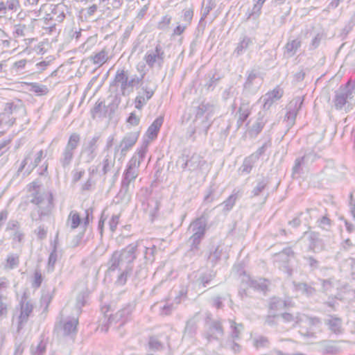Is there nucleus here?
<instances>
[{
    "label": "nucleus",
    "mask_w": 355,
    "mask_h": 355,
    "mask_svg": "<svg viewBox=\"0 0 355 355\" xmlns=\"http://www.w3.org/2000/svg\"><path fill=\"white\" fill-rule=\"evenodd\" d=\"M7 262L10 266H15L19 263V256L17 254H10L7 258Z\"/></svg>",
    "instance_id": "obj_47"
},
{
    "label": "nucleus",
    "mask_w": 355,
    "mask_h": 355,
    "mask_svg": "<svg viewBox=\"0 0 355 355\" xmlns=\"http://www.w3.org/2000/svg\"><path fill=\"white\" fill-rule=\"evenodd\" d=\"M40 0H22V5L26 8H33L36 6Z\"/></svg>",
    "instance_id": "obj_51"
},
{
    "label": "nucleus",
    "mask_w": 355,
    "mask_h": 355,
    "mask_svg": "<svg viewBox=\"0 0 355 355\" xmlns=\"http://www.w3.org/2000/svg\"><path fill=\"white\" fill-rule=\"evenodd\" d=\"M43 157L44 152L42 150L36 153L33 151L30 152L22 161L21 166L18 169V172H21L26 168V174L27 175H29L31 171L38 166Z\"/></svg>",
    "instance_id": "obj_8"
},
{
    "label": "nucleus",
    "mask_w": 355,
    "mask_h": 355,
    "mask_svg": "<svg viewBox=\"0 0 355 355\" xmlns=\"http://www.w3.org/2000/svg\"><path fill=\"white\" fill-rule=\"evenodd\" d=\"M318 225L321 229L329 231L331 227V220L327 217L326 216H322L318 221Z\"/></svg>",
    "instance_id": "obj_40"
},
{
    "label": "nucleus",
    "mask_w": 355,
    "mask_h": 355,
    "mask_svg": "<svg viewBox=\"0 0 355 355\" xmlns=\"http://www.w3.org/2000/svg\"><path fill=\"white\" fill-rule=\"evenodd\" d=\"M80 140V137L78 134L73 133L70 135L68 142L60 157V162L64 168L71 164L75 150L79 145Z\"/></svg>",
    "instance_id": "obj_7"
},
{
    "label": "nucleus",
    "mask_w": 355,
    "mask_h": 355,
    "mask_svg": "<svg viewBox=\"0 0 355 355\" xmlns=\"http://www.w3.org/2000/svg\"><path fill=\"white\" fill-rule=\"evenodd\" d=\"M7 230L12 231V232H15L19 230V223L17 220H10L7 225Z\"/></svg>",
    "instance_id": "obj_49"
},
{
    "label": "nucleus",
    "mask_w": 355,
    "mask_h": 355,
    "mask_svg": "<svg viewBox=\"0 0 355 355\" xmlns=\"http://www.w3.org/2000/svg\"><path fill=\"white\" fill-rule=\"evenodd\" d=\"M93 218L92 216V211L90 209L85 210V216L82 220L81 223H83V227L85 228L89 223L90 220Z\"/></svg>",
    "instance_id": "obj_48"
},
{
    "label": "nucleus",
    "mask_w": 355,
    "mask_h": 355,
    "mask_svg": "<svg viewBox=\"0 0 355 355\" xmlns=\"http://www.w3.org/2000/svg\"><path fill=\"white\" fill-rule=\"evenodd\" d=\"M34 234L37 239L44 240L47 236V228L44 225H41L34 230Z\"/></svg>",
    "instance_id": "obj_41"
},
{
    "label": "nucleus",
    "mask_w": 355,
    "mask_h": 355,
    "mask_svg": "<svg viewBox=\"0 0 355 355\" xmlns=\"http://www.w3.org/2000/svg\"><path fill=\"white\" fill-rule=\"evenodd\" d=\"M193 16V10L192 8L186 9L183 12V21L188 26L191 23Z\"/></svg>",
    "instance_id": "obj_43"
},
{
    "label": "nucleus",
    "mask_w": 355,
    "mask_h": 355,
    "mask_svg": "<svg viewBox=\"0 0 355 355\" xmlns=\"http://www.w3.org/2000/svg\"><path fill=\"white\" fill-rule=\"evenodd\" d=\"M69 13L68 7L63 3H58L53 8L51 13L47 14L43 19H33L31 24L33 27L35 26H42L45 24L48 26L44 27L49 33L55 31V26L57 23H61L64 21L67 14Z\"/></svg>",
    "instance_id": "obj_3"
},
{
    "label": "nucleus",
    "mask_w": 355,
    "mask_h": 355,
    "mask_svg": "<svg viewBox=\"0 0 355 355\" xmlns=\"http://www.w3.org/2000/svg\"><path fill=\"white\" fill-rule=\"evenodd\" d=\"M55 262V257L53 253H51L49 257V263L54 265Z\"/></svg>",
    "instance_id": "obj_64"
},
{
    "label": "nucleus",
    "mask_w": 355,
    "mask_h": 355,
    "mask_svg": "<svg viewBox=\"0 0 355 355\" xmlns=\"http://www.w3.org/2000/svg\"><path fill=\"white\" fill-rule=\"evenodd\" d=\"M127 122L132 125H137L139 123V118L135 113H131Z\"/></svg>",
    "instance_id": "obj_52"
},
{
    "label": "nucleus",
    "mask_w": 355,
    "mask_h": 355,
    "mask_svg": "<svg viewBox=\"0 0 355 355\" xmlns=\"http://www.w3.org/2000/svg\"><path fill=\"white\" fill-rule=\"evenodd\" d=\"M82 220L79 214L76 211H71L67 219L66 225L71 230L76 229L81 225Z\"/></svg>",
    "instance_id": "obj_24"
},
{
    "label": "nucleus",
    "mask_w": 355,
    "mask_h": 355,
    "mask_svg": "<svg viewBox=\"0 0 355 355\" xmlns=\"http://www.w3.org/2000/svg\"><path fill=\"white\" fill-rule=\"evenodd\" d=\"M266 0H253L254 5L251 10L250 15L251 16H259L261 14V8L263 5V3L266 2Z\"/></svg>",
    "instance_id": "obj_38"
},
{
    "label": "nucleus",
    "mask_w": 355,
    "mask_h": 355,
    "mask_svg": "<svg viewBox=\"0 0 355 355\" xmlns=\"http://www.w3.org/2000/svg\"><path fill=\"white\" fill-rule=\"evenodd\" d=\"M97 9V6L94 4L87 8V13L89 16H92L96 12Z\"/></svg>",
    "instance_id": "obj_57"
},
{
    "label": "nucleus",
    "mask_w": 355,
    "mask_h": 355,
    "mask_svg": "<svg viewBox=\"0 0 355 355\" xmlns=\"http://www.w3.org/2000/svg\"><path fill=\"white\" fill-rule=\"evenodd\" d=\"M33 311V305L28 302L21 305V311L19 315L20 322H24L27 320L28 316Z\"/></svg>",
    "instance_id": "obj_34"
},
{
    "label": "nucleus",
    "mask_w": 355,
    "mask_h": 355,
    "mask_svg": "<svg viewBox=\"0 0 355 355\" xmlns=\"http://www.w3.org/2000/svg\"><path fill=\"white\" fill-rule=\"evenodd\" d=\"M26 64V60H20L16 62H15L14 65L17 69H23Z\"/></svg>",
    "instance_id": "obj_58"
},
{
    "label": "nucleus",
    "mask_w": 355,
    "mask_h": 355,
    "mask_svg": "<svg viewBox=\"0 0 355 355\" xmlns=\"http://www.w3.org/2000/svg\"><path fill=\"white\" fill-rule=\"evenodd\" d=\"M237 199L236 193H233L229 196V198L225 200L221 205L224 206V210L230 211L234 207L236 200Z\"/></svg>",
    "instance_id": "obj_39"
},
{
    "label": "nucleus",
    "mask_w": 355,
    "mask_h": 355,
    "mask_svg": "<svg viewBox=\"0 0 355 355\" xmlns=\"http://www.w3.org/2000/svg\"><path fill=\"white\" fill-rule=\"evenodd\" d=\"M30 91L37 95H46L49 92V89L46 85H40L37 83H31L29 84Z\"/></svg>",
    "instance_id": "obj_33"
},
{
    "label": "nucleus",
    "mask_w": 355,
    "mask_h": 355,
    "mask_svg": "<svg viewBox=\"0 0 355 355\" xmlns=\"http://www.w3.org/2000/svg\"><path fill=\"white\" fill-rule=\"evenodd\" d=\"M333 104L338 110H351L355 105V83L348 81L335 92Z\"/></svg>",
    "instance_id": "obj_2"
},
{
    "label": "nucleus",
    "mask_w": 355,
    "mask_h": 355,
    "mask_svg": "<svg viewBox=\"0 0 355 355\" xmlns=\"http://www.w3.org/2000/svg\"><path fill=\"white\" fill-rule=\"evenodd\" d=\"M137 245L134 243L128 245L120 251H115L110 259V266H127L133 263L136 259Z\"/></svg>",
    "instance_id": "obj_6"
},
{
    "label": "nucleus",
    "mask_w": 355,
    "mask_h": 355,
    "mask_svg": "<svg viewBox=\"0 0 355 355\" xmlns=\"http://www.w3.org/2000/svg\"><path fill=\"white\" fill-rule=\"evenodd\" d=\"M137 245V249L142 250L144 252V258L146 260V264H152L155 259V253L156 247L155 245L150 244L148 241L141 240L134 243Z\"/></svg>",
    "instance_id": "obj_13"
},
{
    "label": "nucleus",
    "mask_w": 355,
    "mask_h": 355,
    "mask_svg": "<svg viewBox=\"0 0 355 355\" xmlns=\"http://www.w3.org/2000/svg\"><path fill=\"white\" fill-rule=\"evenodd\" d=\"M142 78L137 75L130 76L128 71L124 69H118L111 86L119 87L123 96H128L133 92L134 87L140 84Z\"/></svg>",
    "instance_id": "obj_4"
},
{
    "label": "nucleus",
    "mask_w": 355,
    "mask_h": 355,
    "mask_svg": "<svg viewBox=\"0 0 355 355\" xmlns=\"http://www.w3.org/2000/svg\"><path fill=\"white\" fill-rule=\"evenodd\" d=\"M283 90L279 86L263 96L260 101L263 102V109L268 110L274 102L280 99L283 96Z\"/></svg>",
    "instance_id": "obj_15"
},
{
    "label": "nucleus",
    "mask_w": 355,
    "mask_h": 355,
    "mask_svg": "<svg viewBox=\"0 0 355 355\" xmlns=\"http://www.w3.org/2000/svg\"><path fill=\"white\" fill-rule=\"evenodd\" d=\"M139 134L137 132H130L127 134L121 141L119 148L116 150H119L120 149L121 156L125 157L127 153L136 144L139 138Z\"/></svg>",
    "instance_id": "obj_12"
},
{
    "label": "nucleus",
    "mask_w": 355,
    "mask_h": 355,
    "mask_svg": "<svg viewBox=\"0 0 355 355\" xmlns=\"http://www.w3.org/2000/svg\"><path fill=\"white\" fill-rule=\"evenodd\" d=\"M309 238L311 241V245H315V243L318 241V234L315 232H311L309 234Z\"/></svg>",
    "instance_id": "obj_56"
},
{
    "label": "nucleus",
    "mask_w": 355,
    "mask_h": 355,
    "mask_svg": "<svg viewBox=\"0 0 355 355\" xmlns=\"http://www.w3.org/2000/svg\"><path fill=\"white\" fill-rule=\"evenodd\" d=\"M266 123L264 115L260 112L258 114V118L253 125L250 128L248 132L251 137H256L262 130Z\"/></svg>",
    "instance_id": "obj_22"
},
{
    "label": "nucleus",
    "mask_w": 355,
    "mask_h": 355,
    "mask_svg": "<svg viewBox=\"0 0 355 355\" xmlns=\"http://www.w3.org/2000/svg\"><path fill=\"white\" fill-rule=\"evenodd\" d=\"M207 228V221L204 218H199L194 220L190 225V229L193 233L192 235L197 236L203 239Z\"/></svg>",
    "instance_id": "obj_20"
},
{
    "label": "nucleus",
    "mask_w": 355,
    "mask_h": 355,
    "mask_svg": "<svg viewBox=\"0 0 355 355\" xmlns=\"http://www.w3.org/2000/svg\"><path fill=\"white\" fill-rule=\"evenodd\" d=\"M214 113V106L209 103L202 102L197 108L196 117H201L207 114V117L211 116Z\"/></svg>",
    "instance_id": "obj_26"
},
{
    "label": "nucleus",
    "mask_w": 355,
    "mask_h": 355,
    "mask_svg": "<svg viewBox=\"0 0 355 355\" xmlns=\"http://www.w3.org/2000/svg\"><path fill=\"white\" fill-rule=\"evenodd\" d=\"M142 93L139 92L135 100V107L141 110L147 102L154 94L153 89H148L147 87H142Z\"/></svg>",
    "instance_id": "obj_18"
},
{
    "label": "nucleus",
    "mask_w": 355,
    "mask_h": 355,
    "mask_svg": "<svg viewBox=\"0 0 355 355\" xmlns=\"http://www.w3.org/2000/svg\"><path fill=\"white\" fill-rule=\"evenodd\" d=\"M188 25L186 24H183L182 25L179 24L177 26V27L173 30V35H180L182 34L186 28H187Z\"/></svg>",
    "instance_id": "obj_53"
},
{
    "label": "nucleus",
    "mask_w": 355,
    "mask_h": 355,
    "mask_svg": "<svg viewBox=\"0 0 355 355\" xmlns=\"http://www.w3.org/2000/svg\"><path fill=\"white\" fill-rule=\"evenodd\" d=\"M352 245V243L351 242V241L347 239H346L344 243H343V248L345 249V250H347L349 247H351Z\"/></svg>",
    "instance_id": "obj_62"
},
{
    "label": "nucleus",
    "mask_w": 355,
    "mask_h": 355,
    "mask_svg": "<svg viewBox=\"0 0 355 355\" xmlns=\"http://www.w3.org/2000/svg\"><path fill=\"white\" fill-rule=\"evenodd\" d=\"M8 218V211L6 210H3L0 212V228L2 227L3 222Z\"/></svg>",
    "instance_id": "obj_55"
},
{
    "label": "nucleus",
    "mask_w": 355,
    "mask_h": 355,
    "mask_svg": "<svg viewBox=\"0 0 355 355\" xmlns=\"http://www.w3.org/2000/svg\"><path fill=\"white\" fill-rule=\"evenodd\" d=\"M98 140V137H93L88 143L86 150L90 153V159H92L95 157V151L97 149V141Z\"/></svg>",
    "instance_id": "obj_37"
},
{
    "label": "nucleus",
    "mask_w": 355,
    "mask_h": 355,
    "mask_svg": "<svg viewBox=\"0 0 355 355\" xmlns=\"http://www.w3.org/2000/svg\"><path fill=\"white\" fill-rule=\"evenodd\" d=\"M10 143V140H5L0 143V151L5 148L7 145Z\"/></svg>",
    "instance_id": "obj_63"
},
{
    "label": "nucleus",
    "mask_w": 355,
    "mask_h": 355,
    "mask_svg": "<svg viewBox=\"0 0 355 355\" xmlns=\"http://www.w3.org/2000/svg\"><path fill=\"white\" fill-rule=\"evenodd\" d=\"M263 78L255 70L249 72L245 83V88L248 90H257L262 83Z\"/></svg>",
    "instance_id": "obj_16"
},
{
    "label": "nucleus",
    "mask_w": 355,
    "mask_h": 355,
    "mask_svg": "<svg viewBox=\"0 0 355 355\" xmlns=\"http://www.w3.org/2000/svg\"><path fill=\"white\" fill-rule=\"evenodd\" d=\"M207 164L206 161L198 155L192 156L191 159L185 163V166L192 167L193 170L196 168L201 169Z\"/></svg>",
    "instance_id": "obj_29"
},
{
    "label": "nucleus",
    "mask_w": 355,
    "mask_h": 355,
    "mask_svg": "<svg viewBox=\"0 0 355 355\" xmlns=\"http://www.w3.org/2000/svg\"><path fill=\"white\" fill-rule=\"evenodd\" d=\"M251 44L252 40L250 38L248 37H243V40L238 44L234 53H236L237 56L243 54L244 51L246 50Z\"/></svg>",
    "instance_id": "obj_32"
},
{
    "label": "nucleus",
    "mask_w": 355,
    "mask_h": 355,
    "mask_svg": "<svg viewBox=\"0 0 355 355\" xmlns=\"http://www.w3.org/2000/svg\"><path fill=\"white\" fill-rule=\"evenodd\" d=\"M228 258V246L220 243L216 247L214 251L211 252L208 261L212 265H224Z\"/></svg>",
    "instance_id": "obj_9"
},
{
    "label": "nucleus",
    "mask_w": 355,
    "mask_h": 355,
    "mask_svg": "<svg viewBox=\"0 0 355 355\" xmlns=\"http://www.w3.org/2000/svg\"><path fill=\"white\" fill-rule=\"evenodd\" d=\"M11 236L13 241L20 243L24 239V234L21 230H19L15 232H12Z\"/></svg>",
    "instance_id": "obj_50"
},
{
    "label": "nucleus",
    "mask_w": 355,
    "mask_h": 355,
    "mask_svg": "<svg viewBox=\"0 0 355 355\" xmlns=\"http://www.w3.org/2000/svg\"><path fill=\"white\" fill-rule=\"evenodd\" d=\"M114 159L112 158L110 155H107L102 162L103 173L104 175L107 173L113 168L114 165Z\"/></svg>",
    "instance_id": "obj_35"
},
{
    "label": "nucleus",
    "mask_w": 355,
    "mask_h": 355,
    "mask_svg": "<svg viewBox=\"0 0 355 355\" xmlns=\"http://www.w3.org/2000/svg\"><path fill=\"white\" fill-rule=\"evenodd\" d=\"M252 106L248 101L242 100L241 105L239 107L237 114V125L241 127L243 122L249 117L251 114Z\"/></svg>",
    "instance_id": "obj_17"
},
{
    "label": "nucleus",
    "mask_w": 355,
    "mask_h": 355,
    "mask_svg": "<svg viewBox=\"0 0 355 355\" xmlns=\"http://www.w3.org/2000/svg\"><path fill=\"white\" fill-rule=\"evenodd\" d=\"M148 146V141L144 142L129 160L126 169L123 174L121 188L120 190L121 193H124V194H126L128 192L130 183L134 182L138 177L139 172V168L147 153Z\"/></svg>",
    "instance_id": "obj_1"
},
{
    "label": "nucleus",
    "mask_w": 355,
    "mask_h": 355,
    "mask_svg": "<svg viewBox=\"0 0 355 355\" xmlns=\"http://www.w3.org/2000/svg\"><path fill=\"white\" fill-rule=\"evenodd\" d=\"M42 282V278L40 275H38L37 274L35 275V279L34 282V284L35 286L38 287Z\"/></svg>",
    "instance_id": "obj_61"
},
{
    "label": "nucleus",
    "mask_w": 355,
    "mask_h": 355,
    "mask_svg": "<svg viewBox=\"0 0 355 355\" xmlns=\"http://www.w3.org/2000/svg\"><path fill=\"white\" fill-rule=\"evenodd\" d=\"M315 157V155L309 153L300 158H297L295 160V165L293 168V173H299L300 171L301 166L313 162Z\"/></svg>",
    "instance_id": "obj_25"
},
{
    "label": "nucleus",
    "mask_w": 355,
    "mask_h": 355,
    "mask_svg": "<svg viewBox=\"0 0 355 355\" xmlns=\"http://www.w3.org/2000/svg\"><path fill=\"white\" fill-rule=\"evenodd\" d=\"M303 99L297 97L292 100L288 105V112L285 116L286 125L289 128L295 124V118L298 110L301 108Z\"/></svg>",
    "instance_id": "obj_10"
},
{
    "label": "nucleus",
    "mask_w": 355,
    "mask_h": 355,
    "mask_svg": "<svg viewBox=\"0 0 355 355\" xmlns=\"http://www.w3.org/2000/svg\"><path fill=\"white\" fill-rule=\"evenodd\" d=\"M164 53L159 45H157L155 50L148 51L145 55L144 60L150 67L156 64L161 67L164 62Z\"/></svg>",
    "instance_id": "obj_11"
},
{
    "label": "nucleus",
    "mask_w": 355,
    "mask_h": 355,
    "mask_svg": "<svg viewBox=\"0 0 355 355\" xmlns=\"http://www.w3.org/2000/svg\"><path fill=\"white\" fill-rule=\"evenodd\" d=\"M301 46V41L298 39L288 41L286 44L285 49L289 56L293 55Z\"/></svg>",
    "instance_id": "obj_30"
},
{
    "label": "nucleus",
    "mask_w": 355,
    "mask_h": 355,
    "mask_svg": "<svg viewBox=\"0 0 355 355\" xmlns=\"http://www.w3.org/2000/svg\"><path fill=\"white\" fill-rule=\"evenodd\" d=\"M53 195L51 193H36L31 200V202L37 206L38 216L33 213L31 214L33 220H41L44 216L49 215L53 208Z\"/></svg>",
    "instance_id": "obj_5"
},
{
    "label": "nucleus",
    "mask_w": 355,
    "mask_h": 355,
    "mask_svg": "<svg viewBox=\"0 0 355 355\" xmlns=\"http://www.w3.org/2000/svg\"><path fill=\"white\" fill-rule=\"evenodd\" d=\"M293 252L291 248H288L283 250L279 253L275 255L276 261L282 262V263H286L289 261L290 258L293 257Z\"/></svg>",
    "instance_id": "obj_28"
},
{
    "label": "nucleus",
    "mask_w": 355,
    "mask_h": 355,
    "mask_svg": "<svg viewBox=\"0 0 355 355\" xmlns=\"http://www.w3.org/2000/svg\"><path fill=\"white\" fill-rule=\"evenodd\" d=\"M171 17L168 15L164 16L161 21L158 23L157 27L160 30H164L167 28L171 24Z\"/></svg>",
    "instance_id": "obj_44"
},
{
    "label": "nucleus",
    "mask_w": 355,
    "mask_h": 355,
    "mask_svg": "<svg viewBox=\"0 0 355 355\" xmlns=\"http://www.w3.org/2000/svg\"><path fill=\"white\" fill-rule=\"evenodd\" d=\"M119 218H120L119 214H114L112 216L111 219L110 220V221H109L110 229L112 232H114L116 230L117 225L119 223Z\"/></svg>",
    "instance_id": "obj_45"
},
{
    "label": "nucleus",
    "mask_w": 355,
    "mask_h": 355,
    "mask_svg": "<svg viewBox=\"0 0 355 355\" xmlns=\"http://www.w3.org/2000/svg\"><path fill=\"white\" fill-rule=\"evenodd\" d=\"M289 224L294 227H297L300 225V220L298 217H296L291 220Z\"/></svg>",
    "instance_id": "obj_59"
},
{
    "label": "nucleus",
    "mask_w": 355,
    "mask_h": 355,
    "mask_svg": "<svg viewBox=\"0 0 355 355\" xmlns=\"http://www.w3.org/2000/svg\"><path fill=\"white\" fill-rule=\"evenodd\" d=\"M96 42L97 37L96 36H91L79 46L78 50L81 53H86L90 51L95 46Z\"/></svg>",
    "instance_id": "obj_31"
},
{
    "label": "nucleus",
    "mask_w": 355,
    "mask_h": 355,
    "mask_svg": "<svg viewBox=\"0 0 355 355\" xmlns=\"http://www.w3.org/2000/svg\"><path fill=\"white\" fill-rule=\"evenodd\" d=\"M85 173V171H73V182H78V180H80V178L83 177V175H84Z\"/></svg>",
    "instance_id": "obj_54"
},
{
    "label": "nucleus",
    "mask_w": 355,
    "mask_h": 355,
    "mask_svg": "<svg viewBox=\"0 0 355 355\" xmlns=\"http://www.w3.org/2000/svg\"><path fill=\"white\" fill-rule=\"evenodd\" d=\"M268 182L265 180L257 183V185L254 188L252 193L254 196H258L266 188Z\"/></svg>",
    "instance_id": "obj_46"
},
{
    "label": "nucleus",
    "mask_w": 355,
    "mask_h": 355,
    "mask_svg": "<svg viewBox=\"0 0 355 355\" xmlns=\"http://www.w3.org/2000/svg\"><path fill=\"white\" fill-rule=\"evenodd\" d=\"M28 28L25 24H18L14 26V35L15 37H24L26 35Z\"/></svg>",
    "instance_id": "obj_36"
},
{
    "label": "nucleus",
    "mask_w": 355,
    "mask_h": 355,
    "mask_svg": "<svg viewBox=\"0 0 355 355\" xmlns=\"http://www.w3.org/2000/svg\"><path fill=\"white\" fill-rule=\"evenodd\" d=\"M110 58V51L107 47H104L100 51L94 53L89 58L94 64L98 65L99 67L102 66Z\"/></svg>",
    "instance_id": "obj_19"
},
{
    "label": "nucleus",
    "mask_w": 355,
    "mask_h": 355,
    "mask_svg": "<svg viewBox=\"0 0 355 355\" xmlns=\"http://www.w3.org/2000/svg\"><path fill=\"white\" fill-rule=\"evenodd\" d=\"M345 227H346V229H347V231L349 232V233H351L353 232L354 230V225L350 223L349 222H348L347 220H345Z\"/></svg>",
    "instance_id": "obj_60"
},
{
    "label": "nucleus",
    "mask_w": 355,
    "mask_h": 355,
    "mask_svg": "<svg viewBox=\"0 0 355 355\" xmlns=\"http://www.w3.org/2000/svg\"><path fill=\"white\" fill-rule=\"evenodd\" d=\"M20 8L19 0H0V17L8 11L17 12Z\"/></svg>",
    "instance_id": "obj_21"
},
{
    "label": "nucleus",
    "mask_w": 355,
    "mask_h": 355,
    "mask_svg": "<svg viewBox=\"0 0 355 355\" xmlns=\"http://www.w3.org/2000/svg\"><path fill=\"white\" fill-rule=\"evenodd\" d=\"M216 6L215 0H203L201 8L200 21L204 20Z\"/></svg>",
    "instance_id": "obj_27"
},
{
    "label": "nucleus",
    "mask_w": 355,
    "mask_h": 355,
    "mask_svg": "<svg viewBox=\"0 0 355 355\" xmlns=\"http://www.w3.org/2000/svg\"><path fill=\"white\" fill-rule=\"evenodd\" d=\"M164 117L159 116L157 117L153 123L149 126L146 135L150 139H154L157 137L159 130L163 124Z\"/></svg>",
    "instance_id": "obj_23"
},
{
    "label": "nucleus",
    "mask_w": 355,
    "mask_h": 355,
    "mask_svg": "<svg viewBox=\"0 0 355 355\" xmlns=\"http://www.w3.org/2000/svg\"><path fill=\"white\" fill-rule=\"evenodd\" d=\"M202 238L192 235L189 239V243H190L191 250L197 251L199 249V245Z\"/></svg>",
    "instance_id": "obj_42"
},
{
    "label": "nucleus",
    "mask_w": 355,
    "mask_h": 355,
    "mask_svg": "<svg viewBox=\"0 0 355 355\" xmlns=\"http://www.w3.org/2000/svg\"><path fill=\"white\" fill-rule=\"evenodd\" d=\"M264 153V147L259 148L255 153L246 157L239 171L241 173L248 174L250 173L254 164L259 160L260 156Z\"/></svg>",
    "instance_id": "obj_14"
}]
</instances>
